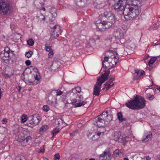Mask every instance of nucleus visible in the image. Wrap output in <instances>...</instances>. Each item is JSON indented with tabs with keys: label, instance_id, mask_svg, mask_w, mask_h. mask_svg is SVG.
<instances>
[{
	"label": "nucleus",
	"instance_id": "obj_30",
	"mask_svg": "<svg viewBox=\"0 0 160 160\" xmlns=\"http://www.w3.org/2000/svg\"><path fill=\"white\" fill-rule=\"evenodd\" d=\"M30 119V121H29V122H28L27 123V125L29 127H30L31 128H32L34 126H36V125H33V124H34L33 122H34L31 119Z\"/></svg>",
	"mask_w": 160,
	"mask_h": 160
},
{
	"label": "nucleus",
	"instance_id": "obj_38",
	"mask_svg": "<svg viewBox=\"0 0 160 160\" xmlns=\"http://www.w3.org/2000/svg\"><path fill=\"white\" fill-rule=\"evenodd\" d=\"M51 16L52 18V20H53V19H54L57 16V13L56 11L53 12L52 13H51Z\"/></svg>",
	"mask_w": 160,
	"mask_h": 160
},
{
	"label": "nucleus",
	"instance_id": "obj_20",
	"mask_svg": "<svg viewBox=\"0 0 160 160\" xmlns=\"http://www.w3.org/2000/svg\"><path fill=\"white\" fill-rule=\"evenodd\" d=\"M152 136V134L151 133L148 134L147 135L144 136L143 138V139H142V142H147L148 140L151 139Z\"/></svg>",
	"mask_w": 160,
	"mask_h": 160
},
{
	"label": "nucleus",
	"instance_id": "obj_19",
	"mask_svg": "<svg viewBox=\"0 0 160 160\" xmlns=\"http://www.w3.org/2000/svg\"><path fill=\"white\" fill-rule=\"evenodd\" d=\"M106 115L105 118V122H104V123L106 125H108L111 121L112 120V116L111 115H107L105 113V115Z\"/></svg>",
	"mask_w": 160,
	"mask_h": 160
},
{
	"label": "nucleus",
	"instance_id": "obj_17",
	"mask_svg": "<svg viewBox=\"0 0 160 160\" xmlns=\"http://www.w3.org/2000/svg\"><path fill=\"white\" fill-rule=\"evenodd\" d=\"M113 137L115 141H118V142L121 138H122V136L121 135V132H115L114 134Z\"/></svg>",
	"mask_w": 160,
	"mask_h": 160
},
{
	"label": "nucleus",
	"instance_id": "obj_32",
	"mask_svg": "<svg viewBox=\"0 0 160 160\" xmlns=\"http://www.w3.org/2000/svg\"><path fill=\"white\" fill-rule=\"evenodd\" d=\"M113 37L112 35H110L105 39L108 42H112Z\"/></svg>",
	"mask_w": 160,
	"mask_h": 160
},
{
	"label": "nucleus",
	"instance_id": "obj_31",
	"mask_svg": "<svg viewBox=\"0 0 160 160\" xmlns=\"http://www.w3.org/2000/svg\"><path fill=\"white\" fill-rule=\"evenodd\" d=\"M25 82L27 84H29V85H31L32 84H34L35 83L34 82V81H32V80H30L29 79H26L25 80Z\"/></svg>",
	"mask_w": 160,
	"mask_h": 160
},
{
	"label": "nucleus",
	"instance_id": "obj_62",
	"mask_svg": "<svg viewBox=\"0 0 160 160\" xmlns=\"http://www.w3.org/2000/svg\"><path fill=\"white\" fill-rule=\"evenodd\" d=\"M42 9L43 10V11H45V10H46V9H45V8L44 7H43V8H42Z\"/></svg>",
	"mask_w": 160,
	"mask_h": 160
},
{
	"label": "nucleus",
	"instance_id": "obj_45",
	"mask_svg": "<svg viewBox=\"0 0 160 160\" xmlns=\"http://www.w3.org/2000/svg\"><path fill=\"white\" fill-rule=\"evenodd\" d=\"M53 51H50L48 54V58H52L53 57Z\"/></svg>",
	"mask_w": 160,
	"mask_h": 160
},
{
	"label": "nucleus",
	"instance_id": "obj_49",
	"mask_svg": "<svg viewBox=\"0 0 160 160\" xmlns=\"http://www.w3.org/2000/svg\"><path fill=\"white\" fill-rule=\"evenodd\" d=\"M101 132H98L97 135H94L93 136L92 138V139H94V137L95 136H96L97 137L99 136L101 134Z\"/></svg>",
	"mask_w": 160,
	"mask_h": 160
},
{
	"label": "nucleus",
	"instance_id": "obj_51",
	"mask_svg": "<svg viewBox=\"0 0 160 160\" xmlns=\"http://www.w3.org/2000/svg\"><path fill=\"white\" fill-rule=\"evenodd\" d=\"M77 101V100L76 99L74 98L73 99H72V100L71 103L73 105V104H75Z\"/></svg>",
	"mask_w": 160,
	"mask_h": 160
},
{
	"label": "nucleus",
	"instance_id": "obj_46",
	"mask_svg": "<svg viewBox=\"0 0 160 160\" xmlns=\"http://www.w3.org/2000/svg\"><path fill=\"white\" fill-rule=\"evenodd\" d=\"M78 132V131L77 130H75L73 131L72 133L70 134V135L71 136H74L76 133H77Z\"/></svg>",
	"mask_w": 160,
	"mask_h": 160
},
{
	"label": "nucleus",
	"instance_id": "obj_12",
	"mask_svg": "<svg viewBox=\"0 0 160 160\" xmlns=\"http://www.w3.org/2000/svg\"><path fill=\"white\" fill-rule=\"evenodd\" d=\"M81 91V88L78 87L76 88L75 89L73 88L71 90L68 92H66L64 93L63 94V95L66 97L69 96L70 95H73L74 92L80 93Z\"/></svg>",
	"mask_w": 160,
	"mask_h": 160
},
{
	"label": "nucleus",
	"instance_id": "obj_50",
	"mask_svg": "<svg viewBox=\"0 0 160 160\" xmlns=\"http://www.w3.org/2000/svg\"><path fill=\"white\" fill-rule=\"evenodd\" d=\"M2 123L3 124H5L7 122V120L6 118H3L1 121Z\"/></svg>",
	"mask_w": 160,
	"mask_h": 160
},
{
	"label": "nucleus",
	"instance_id": "obj_52",
	"mask_svg": "<svg viewBox=\"0 0 160 160\" xmlns=\"http://www.w3.org/2000/svg\"><path fill=\"white\" fill-rule=\"evenodd\" d=\"M115 78V77L114 76H112L109 79V80L110 82H113Z\"/></svg>",
	"mask_w": 160,
	"mask_h": 160
},
{
	"label": "nucleus",
	"instance_id": "obj_42",
	"mask_svg": "<svg viewBox=\"0 0 160 160\" xmlns=\"http://www.w3.org/2000/svg\"><path fill=\"white\" fill-rule=\"evenodd\" d=\"M119 142H122L125 145L127 143V141L126 140L125 138L122 136V138H121V139H120V140H119Z\"/></svg>",
	"mask_w": 160,
	"mask_h": 160
},
{
	"label": "nucleus",
	"instance_id": "obj_40",
	"mask_svg": "<svg viewBox=\"0 0 160 160\" xmlns=\"http://www.w3.org/2000/svg\"><path fill=\"white\" fill-rule=\"evenodd\" d=\"M45 47L46 48V50L48 52H50L51 51H52V49L51 47L50 46H48L47 45V44L45 45Z\"/></svg>",
	"mask_w": 160,
	"mask_h": 160
},
{
	"label": "nucleus",
	"instance_id": "obj_43",
	"mask_svg": "<svg viewBox=\"0 0 160 160\" xmlns=\"http://www.w3.org/2000/svg\"><path fill=\"white\" fill-rule=\"evenodd\" d=\"M92 37L93 39L95 41L99 40L100 39V38L99 36H97L96 35H93Z\"/></svg>",
	"mask_w": 160,
	"mask_h": 160
},
{
	"label": "nucleus",
	"instance_id": "obj_8",
	"mask_svg": "<svg viewBox=\"0 0 160 160\" xmlns=\"http://www.w3.org/2000/svg\"><path fill=\"white\" fill-rule=\"evenodd\" d=\"M110 73L109 70L107 71L105 70L104 73L102 74L101 76L98 79L97 81L98 82H100L101 84H102L108 79Z\"/></svg>",
	"mask_w": 160,
	"mask_h": 160
},
{
	"label": "nucleus",
	"instance_id": "obj_14",
	"mask_svg": "<svg viewBox=\"0 0 160 160\" xmlns=\"http://www.w3.org/2000/svg\"><path fill=\"white\" fill-rule=\"evenodd\" d=\"M0 56L1 59L4 62L6 61H9L11 59V54L8 52H2L0 54Z\"/></svg>",
	"mask_w": 160,
	"mask_h": 160
},
{
	"label": "nucleus",
	"instance_id": "obj_64",
	"mask_svg": "<svg viewBox=\"0 0 160 160\" xmlns=\"http://www.w3.org/2000/svg\"><path fill=\"white\" fill-rule=\"evenodd\" d=\"M124 160H129L128 158H124Z\"/></svg>",
	"mask_w": 160,
	"mask_h": 160
},
{
	"label": "nucleus",
	"instance_id": "obj_5",
	"mask_svg": "<svg viewBox=\"0 0 160 160\" xmlns=\"http://www.w3.org/2000/svg\"><path fill=\"white\" fill-rule=\"evenodd\" d=\"M10 10V5L5 0H0V13L7 14Z\"/></svg>",
	"mask_w": 160,
	"mask_h": 160
},
{
	"label": "nucleus",
	"instance_id": "obj_47",
	"mask_svg": "<svg viewBox=\"0 0 160 160\" xmlns=\"http://www.w3.org/2000/svg\"><path fill=\"white\" fill-rule=\"evenodd\" d=\"M121 51L122 52H123V54H120L121 56H123V55H126L127 54H128L127 53V52L125 50L122 49L121 50Z\"/></svg>",
	"mask_w": 160,
	"mask_h": 160
},
{
	"label": "nucleus",
	"instance_id": "obj_4",
	"mask_svg": "<svg viewBox=\"0 0 160 160\" xmlns=\"http://www.w3.org/2000/svg\"><path fill=\"white\" fill-rule=\"evenodd\" d=\"M132 2L131 4L126 5L123 10V14L125 18L127 20H130L131 16H134L135 13L132 12Z\"/></svg>",
	"mask_w": 160,
	"mask_h": 160
},
{
	"label": "nucleus",
	"instance_id": "obj_26",
	"mask_svg": "<svg viewBox=\"0 0 160 160\" xmlns=\"http://www.w3.org/2000/svg\"><path fill=\"white\" fill-rule=\"evenodd\" d=\"M33 52L32 51L26 52L25 54V56L28 58H29L31 57L33 54Z\"/></svg>",
	"mask_w": 160,
	"mask_h": 160
},
{
	"label": "nucleus",
	"instance_id": "obj_3",
	"mask_svg": "<svg viewBox=\"0 0 160 160\" xmlns=\"http://www.w3.org/2000/svg\"><path fill=\"white\" fill-rule=\"evenodd\" d=\"M131 2H132V12L135 13L134 16H131L130 20L133 19L138 17L141 12V6L144 5L146 1V0H131Z\"/></svg>",
	"mask_w": 160,
	"mask_h": 160
},
{
	"label": "nucleus",
	"instance_id": "obj_27",
	"mask_svg": "<svg viewBox=\"0 0 160 160\" xmlns=\"http://www.w3.org/2000/svg\"><path fill=\"white\" fill-rule=\"evenodd\" d=\"M5 73H10L12 72V69L8 66H6L5 68Z\"/></svg>",
	"mask_w": 160,
	"mask_h": 160
},
{
	"label": "nucleus",
	"instance_id": "obj_10",
	"mask_svg": "<svg viewBox=\"0 0 160 160\" xmlns=\"http://www.w3.org/2000/svg\"><path fill=\"white\" fill-rule=\"evenodd\" d=\"M32 120L34 122L33 125H37L41 120V117L38 114H34L29 116L28 118Z\"/></svg>",
	"mask_w": 160,
	"mask_h": 160
},
{
	"label": "nucleus",
	"instance_id": "obj_22",
	"mask_svg": "<svg viewBox=\"0 0 160 160\" xmlns=\"http://www.w3.org/2000/svg\"><path fill=\"white\" fill-rule=\"evenodd\" d=\"M108 57H105L104 58V61L102 62V65L103 67V68L105 69H106V70L107 69L108 67H108V66H106V65H105L104 64V63H105V61L107 62L108 61Z\"/></svg>",
	"mask_w": 160,
	"mask_h": 160
},
{
	"label": "nucleus",
	"instance_id": "obj_1",
	"mask_svg": "<svg viewBox=\"0 0 160 160\" xmlns=\"http://www.w3.org/2000/svg\"><path fill=\"white\" fill-rule=\"evenodd\" d=\"M104 17L107 18V20H102L100 22L98 21V22H96V25L97 28L99 30L102 28L108 29L112 27L114 25L116 22V18L115 15L111 12H105L104 13Z\"/></svg>",
	"mask_w": 160,
	"mask_h": 160
},
{
	"label": "nucleus",
	"instance_id": "obj_53",
	"mask_svg": "<svg viewBox=\"0 0 160 160\" xmlns=\"http://www.w3.org/2000/svg\"><path fill=\"white\" fill-rule=\"evenodd\" d=\"M74 1L75 2L76 4L77 5H78V4L79 2H81L82 0H74Z\"/></svg>",
	"mask_w": 160,
	"mask_h": 160
},
{
	"label": "nucleus",
	"instance_id": "obj_24",
	"mask_svg": "<svg viewBox=\"0 0 160 160\" xmlns=\"http://www.w3.org/2000/svg\"><path fill=\"white\" fill-rule=\"evenodd\" d=\"M86 103V102L83 101L82 102H79L77 103H76L75 104H73V105L74 106V107L75 108L78 107L82 106H83Z\"/></svg>",
	"mask_w": 160,
	"mask_h": 160
},
{
	"label": "nucleus",
	"instance_id": "obj_13",
	"mask_svg": "<svg viewBox=\"0 0 160 160\" xmlns=\"http://www.w3.org/2000/svg\"><path fill=\"white\" fill-rule=\"evenodd\" d=\"M102 84H101L100 82H98L97 81L96 83L94 86V92L93 94L95 96H98L99 95L101 92V88Z\"/></svg>",
	"mask_w": 160,
	"mask_h": 160
},
{
	"label": "nucleus",
	"instance_id": "obj_28",
	"mask_svg": "<svg viewBox=\"0 0 160 160\" xmlns=\"http://www.w3.org/2000/svg\"><path fill=\"white\" fill-rule=\"evenodd\" d=\"M2 52H8V53H9L11 54H12V55L13 54V51H11L10 52V49L8 47H6L5 48L4 50Z\"/></svg>",
	"mask_w": 160,
	"mask_h": 160
},
{
	"label": "nucleus",
	"instance_id": "obj_34",
	"mask_svg": "<svg viewBox=\"0 0 160 160\" xmlns=\"http://www.w3.org/2000/svg\"><path fill=\"white\" fill-rule=\"evenodd\" d=\"M42 109L43 111L47 112L49 111V108L47 105H45L43 106L42 107Z\"/></svg>",
	"mask_w": 160,
	"mask_h": 160
},
{
	"label": "nucleus",
	"instance_id": "obj_11",
	"mask_svg": "<svg viewBox=\"0 0 160 160\" xmlns=\"http://www.w3.org/2000/svg\"><path fill=\"white\" fill-rule=\"evenodd\" d=\"M112 60L111 62H109V66H108L107 65L108 62L106 63V65L109 67H108L107 69L109 70L113 68L114 66L116 64L118 60L119 59L118 57L114 55L112 56Z\"/></svg>",
	"mask_w": 160,
	"mask_h": 160
},
{
	"label": "nucleus",
	"instance_id": "obj_60",
	"mask_svg": "<svg viewBox=\"0 0 160 160\" xmlns=\"http://www.w3.org/2000/svg\"><path fill=\"white\" fill-rule=\"evenodd\" d=\"M79 98H81H81H83V97H82V95H79Z\"/></svg>",
	"mask_w": 160,
	"mask_h": 160
},
{
	"label": "nucleus",
	"instance_id": "obj_63",
	"mask_svg": "<svg viewBox=\"0 0 160 160\" xmlns=\"http://www.w3.org/2000/svg\"><path fill=\"white\" fill-rule=\"evenodd\" d=\"M19 89H18V91L19 92H20L21 90V88L20 87H19Z\"/></svg>",
	"mask_w": 160,
	"mask_h": 160
},
{
	"label": "nucleus",
	"instance_id": "obj_2",
	"mask_svg": "<svg viewBox=\"0 0 160 160\" xmlns=\"http://www.w3.org/2000/svg\"><path fill=\"white\" fill-rule=\"evenodd\" d=\"M145 102L146 101L143 97L137 96L134 99L128 101L125 105L130 109L139 110L145 107Z\"/></svg>",
	"mask_w": 160,
	"mask_h": 160
},
{
	"label": "nucleus",
	"instance_id": "obj_44",
	"mask_svg": "<svg viewBox=\"0 0 160 160\" xmlns=\"http://www.w3.org/2000/svg\"><path fill=\"white\" fill-rule=\"evenodd\" d=\"M13 74V72H11L10 73H6L4 74V76L5 77H9Z\"/></svg>",
	"mask_w": 160,
	"mask_h": 160
},
{
	"label": "nucleus",
	"instance_id": "obj_37",
	"mask_svg": "<svg viewBox=\"0 0 160 160\" xmlns=\"http://www.w3.org/2000/svg\"><path fill=\"white\" fill-rule=\"evenodd\" d=\"M121 153L122 152L121 150L119 149H117L114 152V155L116 154L117 155H118L119 156L120 155Z\"/></svg>",
	"mask_w": 160,
	"mask_h": 160
},
{
	"label": "nucleus",
	"instance_id": "obj_48",
	"mask_svg": "<svg viewBox=\"0 0 160 160\" xmlns=\"http://www.w3.org/2000/svg\"><path fill=\"white\" fill-rule=\"evenodd\" d=\"M26 65L27 66L30 65L31 64V61L30 60H27L25 61Z\"/></svg>",
	"mask_w": 160,
	"mask_h": 160
},
{
	"label": "nucleus",
	"instance_id": "obj_15",
	"mask_svg": "<svg viewBox=\"0 0 160 160\" xmlns=\"http://www.w3.org/2000/svg\"><path fill=\"white\" fill-rule=\"evenodd\" d=\"M144 72L142 70H135V73L134 74V78L135 79H138L139 77L142 75H144Z\"/></svg>",
	"mask_w": 160,
	"mask_h": 160
},
{
	"label": "nucleus",
	"instance_id": "obj_21",
	"mask_svg": "<svg viewBox=\"0 0 160 160\" xmlns=\"http://www.w3.org/2000/svg\"><path fill=\"white\" fill-rule=\"evenodd\" d=\"M112 82H110L109 80L106 82V83L105 85V88H106L107 90H108L112 87L113 86L114 84H111Z\"/></svg>",
	"mask_w": 160,
	"mask_h": 160
},
{
	"label": "nucleus",
	"instance_id": "obj_7",
	"mask_svg": "<svg viewBox=\"0 0 160 160\" xmlns=\"http://www.w3.org/2000/svg\"><path fill=\"white\" fill-rule=\"evenodd\" d=\"M108 113V112L107 111H106L105 112H103L99 115L96 118H98V120L95 124L99 127H105L107 126L108 125H106L104 123V122H105V119L101 118L100 117L102 116L103 115H105V113L107 114Z\"/></svg>",
	"mask_w": 160,
	"mask_h": 160
},
{
	"label": "nucleus",
	"instance_id": "obj_55",
	"mask_svg": "<svg viewBox=\"0 0 160 160\" xmlns=\"http://www.w3.org/2000/svg\"><path fill=\"white\" fill-rule=\"evenodd\" d=\"M63 119H67L69 120V117L68 116H63Z\"/></svg>",
	"mask_w": 160,
	"mask_h": 160
},
{
	"label": "nucleus",
	"instance_id": "obj_16",
	"mask_svg": "<svg viewBox=\"0 0 160 160\" xmlns=\"http://www.w3.org/2000/svg\"><path fill=\"white\" fill-rule=\"evenodd\" d=\"M33 70L35 73L33 74L34 79L35 80L39 81L41 77L39 73L38 72V69L36 68H33Z\"/></svg>",
	"mask_w": 160,
	"mask_h": 160
},
{
	"label": "nucleus",
	"instance_id": "obj_29",
	"mask_svg": "<svg viewBox=\"0 0 160 160\" xmlns=\"http://www.w3.org/2000/svg\"><path fill=\"white\" fill-rule=\"evenodd\" d=\"M28 44L29 46H32L34 44V41L32 38H31L27 41Z\"/></svg>",
	"mask_w": 160,
	"mask_h": 160
},
{
	"label": "nucleus",
	"instance_id": "obj_36",
	"mask_svg": "<svg viewBox=\"0 0 160 160\" xmlns=\"http://www.w3.org/2000/svg\"><path fill=\"white\" fill-rule=\"evenodd\" d=\"M55 93H56L57 96L60 95H62L63 93V92L59 90H54L53 91Z\"/></svg>",
	"mask_w": 160,
	"mask_h": 160
},
{
	"label": "nucleus",
	"instance_id": "obj_56",
	"mask_svg": "<svg viewBox=\"0 0 160 160\" xmlns=\"http://www.w3.org/2000/svg\"><path fill=\"white\" fill-rule=\"evenodd\" d=\"M31 137L30 136H28L27 138H26V142H27L28 139H31Z\"/></svg>",
	"mask_w": 160,
	"mask_h": 160
},
{
	"label": "nucleus",
	"instance_id": "obj_35",
	"mask_svg": "<svg viewBox=\"0 0 160 160\" xmlns=\"http://www.w3.org/2000/svg\"><path fill=\"white\" fill-rule=\"evenodd\" d=\"M48 126L47 125H44L42 126L40 129V131L41 132L43 131L46 130L48 128Z\"/></svg>",
	"mask_w": 160,
	"mask_h": 160
},
{
	"label": "nucleus",
	"instance_id": "obj_23",
	"mask_svg": "<svg viewBox=\"0 0 160 160\" xmlns=\"http://www.w3.org/2000/svg\"><path fill=\"white\" fill-rule=\"evenodd\" d=\"M157 59V57H154L151 58L148 62L149 66H151V65H152Z\"/></svg>",
	"mask_w": 160,
	"mask_h": 160
},
{
	"label": "nucleus",
	"instance_id": "obj_59",
	"mask_svg": "<svg viewBox=\"0 0 160 160\" xmlns=\"http://www.w3.org/2000/svg\"><path fill=\"white\" fill-rule=\"evenodd\" d=\"M2 93V92L1 91V89L0 88V99L1 98V93Z\"/></svg>",
	"mask_w": 160,
	"mask_h": 160
},
{
	"label": "nucleus",
	"instance_id": "obj_6",
	"mask_svg": "<svg viewBox=\"0 0 160 160\" xmlns=\"http://www.w3.org/2000/svg\"><path fill=\"white\" fill-rule=\"evenodd\" d=\"M127 3V0H118L114 5V9L117 11L123 10Z\"/></svg>",
	"mask_w": 160,
	"mask_h": 160
},
{
	"label": "nucleus",
	"instance_id": "obj_57",
	"mask_svg": "<svg viewBox=\"0 0 160 160\" xmlns=\"http://www.w3.org/2000/svg\"><path fill=\"white\" fill-rule=\"evenodd\" d=\"M122 120H121L120 121V122H123V121H126V118H122Z\"/></svg>",
	"mask_w": 160,
	"mask_h": 160
},
{
	"label": "nucleus",
	"instance_id": "obj_58",
	"mask_svg": "<svg viewBox=\"0 0 160 160\" xmlns=\"http://www.w3.org/2000/svg\"><path fill=\"white\" fill-rule=\"evenodd\" d=\"M146 160H151L150 158H149V156L147 157L146 158Z\"/></svg>",
	"mask_w": 160,
	"mask_h": 160
},
{
	"label": "nucleus",
	"instance_id": "obj_41",
	"mask_svg": "<svg viewBox=\"0 0 160 160\" xmlns=\"http://www.w3.org/2000/svg\"><path fill=\"white\" fill-rule=\"evenodd\" d=\"M59 130L58 129H53L52 131L53 136L56 135L59 132Z\"/></svg>",
	"mask_w": 160,
	"mask_h": 160
},
{
	"label": "nucleus",
	"instance_id": "obj_25",
	"mask_svg": "<svg viewBox=\"0 0 160 160\" xmlns=\"http://www.w3.org/2000/svg\"><path fill=\"white\" fill-rule=\"evenodd\" d=\"M27 116L26 115L23 114L22 116L21 117V122L22 123H23L26 122L28 118Z\"/></svg>",
	"mask_w": 160,
	"mask_h": 160
},
{
	"label": "nucleus",
	"instance_id": "obj_61",
	"mask_svg": "<svg viewBox=\"0 0 160 160\" xmlns=\"http://www.w3.org/2000/svg\"><path fill=\"white\" fill-rule=\"evenodd\" d=\"M56 28H57V26H56V25L54 26L53 27V29H56Z\"/></svg>",
	"mask_w": 160,
	"mask_h": 160
},
{
	"label": "nucleus",
	"instance_id": "obj_39",
	"mask_svg": "<svg viewBox=\"0 0 160 160\" xmlns=\"http://www.w3.org/2000/svg\"><path fill=\"white\" fill-rule=\"evenodd\" d=\"M60 157V156L59 154L58 153H57L55 154L53 159L54 160H59Z\"/></svg>",
	"mask_w": 160,
	"mask_h": 160
},
{
	"label": "nucleus",
	"instance_id": "obj_9",
	"mask_svg": "<svg viewBox=\"0 0 160 160\" xmlns=\"http://www.w3.org/2000/svg\"><path fill=\"white\" fill-rule=\"evenodd\" d=\"M114 35L116 38L119 39L121 43H124L125 40L124 39V34L121 30H118L115 33Z\"/></svg>",
	"mask_w": 160,
	"mask_h": 160
},
{
	"label": "nucleus",
	"instance_id": "obj_18",
	"mask_svg": "<svg viewBox=\"0 0 160 160\" xmlns=\"http://www.w3.org/2000/svg\"><path fill=\"white\" fill-rule=\"evenodd\" d=\"M103 157L105 160H110L112 158L111 154L108 152H104Z\"/></svg>",
	"mask_w": 160,
	"mask_h": 160
},
{
	"label": "nucleus",
	"instance_id": "obj_54",
	"mask_svg": "<svg viewBox=\"0 0 160 160\" xmlns=\"http://www.w3.org/2000/svg\"><path fill=\"white\" fill-rule=\"evenodd\" d=\"M154 96L153 95H152L148 98V99L150 100H152L154 99Z\"/></svg>",
	"mask_w": 160,
	"mask_h": 160
},
{
	"label": "nucleus",
	"instance_id": "obj_33",
	"mask_svg": "<svg viewBox=\"0 0 160 160\" xmlns=\"http://www.w3.org/2000/svg\"><path fill=\"white\" fill-rule=\"evenodd\" d=\"M118 118L119 120V122L121 120H122V115L121 112H119L117 113Z\"/></svg>",
	"mask_w": 160,
	"mask_h": 160
}]
</instances>
